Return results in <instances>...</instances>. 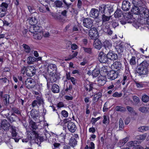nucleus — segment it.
Masks as SVG:
<instances>
[{"instance_id":"4","label":"nucleus","mask_w":149,"mask_h":149,"mask_svg":"<svg viewBox=\"0 0 149 149\" xmlns=\"http://www.w3.org/2000/svg\"><path fill=\"white\" fill-rule=\"evenodd\" d=\"M106 9H107L110 15L111 14V13L113 12L114 10L113 6L111 4H101L99 6L98 10L99 13L102 14L106 13L105 11Z\"/></svg>"},{"instance_id":"27","label":"nucleus","mask_w":149,"mask_h":149,"mask_svg":"<svg viewBox=\"0 0 149 149\" xmlns=\"http://www.w3.org/2000/svg\"><path fill=\"white\" fill-rule=\"evenodd\" d=\"M111 17L110 15L109 16L106 15L105 13L102 14L101 17L102 23H106L109 22L110 20Z\"/></svg>"},{"instance_id":"57","label":"nucleus","mask_w":149,"mask_h":149,"mask_svg":"<svg viewBox=\"0 0 149 149\" xmlns=\"http://www.w3.org/2000/svg\"><path fill=\"white\" fill-rule=\"evenodd\" d=\"M45 96L46 98H47L48 99L49 101L50 100L51 97L52 96L51 92L50 91L46 92L45 93Z\"/></svg>"},{"instance_id":"25","label":"nucleus","mask_w":149,"mask_h":149,"mask_svg":"<svg viewBox=\"0 0 149 149\" xmlns=\"http://www.w3.org/2000/svg\"><path fill=\"white\" fill-rule=\"evenodd\" d=\"M31 26L36 25L38 22V19L35 17H29L28 19Z\"/></svg>"},{"instance_id":"2","label":"nucleus","mask_w":149,"mask_h":149,"mask_svg":"<svg viewBox=\"0 0 149 149\" xmlns=\"http://www.w3.org/2000/svg\"><path fill=\"white\" fill-rule=\"evenodd\" d=\"M29 120V127L32 131L30 134L31 135H33L32 136L30 135V139H34L36 138V139L38 137V132L36 131V130L38 129V126L36 123L34 122L32 119H30Z\"/></svg>"},{"instance_id":"30","label":"nucleus","mask_w":149,"mask_h":149,"mask_svg":"<svg viewBox=\"0 0 149 149\" xmlns=\"http://www.w3.org/2000/svg\"><path fill=\"white\" fill-rule=\"evenodd\" d=\"M123 15L122 11L119 8H117L114 14V16L116 18H119L122 16H123Z\"/></svg>"},{"instance_id":"45","label":"nucleus","mask_w":149,"mask_h":149,"mask_svg":"<svg viewBox=\"0 0 149 149\" xmlns=\"http://www.w3.org/2000/svg\"><path fill=\"white\" fill-rule=\"evenodd\" d=\"M11 110L13 112V113H14V114L15 113L17 114L20 115V116H22L21 112L19 110L18 108L13 107L12 108Z\"/></svg>"},{"instance_id":"44","label":"nucleus","mask_w":149,"mask_h":149,"mask_svg":"<svg viewBox=\"0 0 149 149\" xmlns=\"http://www.w3.org/2000/svg\"><path fill=\"white\" fill-rule=\"evenodd\" d=\"M136 57L134 56H132L131 58L129 60V63L131 65H136Z\"/></svg>"},{"instance_id":"20","label":"nucleus","mask_w":149,"mask_h":149,"mask_svg":"<svg viewBox=\"0 0 149 149\" xmlns=\"http://www.w3.org/2000/svg\"><path fill=\"white\" fill-rule=\"evenodd\" d=\"M133 5L141 8L145 6V2L142 0H134L132 2Z\"/></svg>"},{"instance_id":"10","label":"nucleus","mask_w":149,"mask_h":149,"mask_svg":"<svg viewBox=\"0 0 149 149\" xmlns=\"http://www.w3.org/2000/svg\"><path fill=\"white\" fill-rule=\"evenodd\" d=\"M34 80V79L29 78L27 79L25 81V85L28 89L33 88L35 86Z\"/></svg>"},{"instance_id":"3","label":"nucleus","mask_w":149,"mask_h":149,"mask_svg":"<svg viewBox=\"0 0 149 149\" xmlns=\"http://www.w3.org/2000/svg\"><path fill=\"white\" fill-rule=\"evenodd\" d=\"M29 32L32 33H36L37 35V39H40L41 38V36L43 35V31L42 27L40 24L30 26L29 28Z\"/></svg>"},{"instance_id":"6","label":"nucleus","mask_w":149,"mask_h":149,"mask_svg":"<svg viewBox=\"0 0 149 149\" xmlns=\"http://www.w3.org/2000/svg\"><path fill=\"white\" fill-rule=\"evenodd\" d=\"M43 133L42 136H38V138H37L36 140V138H35V143L38 144V143L37 142V141H38L39 140L40 142H42L46 140L48 138L50 137L49 134L46 132V130H45V132H44Z\"/></svg>"},{"instance_id":"39","label":"nucleus","mask_w":149,"mask_h":149,"mask_svg":"<svg viewBox=\"0 0 149 149\" xmlns=\"http://www.w3.org/2000/svg\"><path fill=\"white\" fill-rule=\"evenodd\" d=\"M112 46V44L108 40H105L103 43V46L106 49H109Z\"/></svg>"},{"instance_id":"56","label":"nucleus","mask_w":149,"mask_h":149,"mask_svg":"<svg viewBox=\"0 0 149 149\" xmlns=\"http://www.w3.org/2000/svg\"><path fill=\"white\" fill-rule=\"evenodd\" d=\"M142 100L144 102H148L149 101V97L146 95H144L142 96Z\"/></svg>"},{"instance_id":"43","label":"nucleus","mask_w":149,"mask_h":149,"mask_svg":"<svg viewBox=\"0 0 149 149\" xmlns=\"http://www.w3.org/2000/svg\"><path fill=\"white\" fill-rule=\"evenodd\" d=\"M49 75H51V77L49 78V80L53 82H56L58 79L57 76L56 75V73Z\"/></svg>"},{"instance_id":"8","label":"nucleus","mask_w":149,"mask_h":149,"mask_svg":"<svg viewBox=\"0 0 149 149\" xmlns=\"http://www.w3.org/2000/svg\"><path fill=\"white\" fill-rule=\"evenodd\" d=\"M107 54L103 52H101L98 56V59L100 62L102 63H106L108 61Z\"/></svg>"},{"instance_id":"51","label":"nucleus","mask_w":149,"mask_h":149,"mask_svg":"<svg viewBox=\"0 0 149 149\" xmlns=\"http://www.w3.org/2000/svg\"><path fill=\"white\" fill-rule=\"evenodd\" d=\"M116 109L117 111H120L121 112H123L126 111V109L125 107L117 106L116 107Z\"/></svg>"},{"instance_id":"62","label":"nucleus","mask_w":149,"mask_h":149,"mask_svg":"<svg viewBox=\"0 0 149 149\" xmlns=\"http://www.w3.org/2000/svg\"><path fill=\"white\" fill-rule=\"evenodd\" d=\"M63 142H61L60 143L54 142L53 144V146L55 148H59L60 146L62 145Z\"/></svg>"},{"instance_id":"16","label":"nucleus","mask_w":149,"mask_h":149,"mask_svg":"<svg viewBox=\"0 0 149 149\" xmlns=\"http://www.w3.org/2000/svg\"><path fill=\"white\" fill-rule=\"evenodd\" d=\"M67 127L69 130L72 133L74 132L77 129L75 123L71 121L68 122Z\"/></svg>"},{"instance_id":"28","label":"nucleus","mask_w":149,"mask_h":149,"mask_svg":"<svg viewBox=\"0 0 149 149\" xmlns=\"http://www.w3.org/2000/svg\"><path fill=\"white\" fill-rule=\"evenodd\" d=\"M93 83L89 82L88 84H86L84 85V87L86 91L90 92L92 91L93 89Z\"/></svg>"},{"instance_id":"42","label":"nucleus","mask_w":149,"mask_h":149,"mask_svg":"<svg viewBox=\"0 0 149 149\" xmlns=\"http://www.w3.org/2000/svg\"><path fill=\"white\" fill-rule=\"evenodd\" d=\"M100 73V71L97 69H95L92 72V74L93 77H97Z\"/></svg>"},{"instance_id":"33","label":"nucleus","mask_w":149,"mask_h":149,"mask_svg":"<svg viewBox=\"0 0 149 149\" xmlns=\"http://www.w3.org/2000/svg\"><path fill=\"white\" fill-rule=\"evenodd\" d=\"M113 65L115 69L117 70V71L118 72L119 70L121 68L122 64L120 62L116 61L113 64Z\"/></svg>"},{"instance_id":"5","label":"nucleus","mask_w":149,"mask_h":149,"mask_svg":"<svg viewBox=\"0 0 149 149\" xmlns=\"http://www.w3.org/2000/svg\"><path fill=\"white\" fill-rule=\"evenodd\" d=\"M90 29L89 31V34L91 39H93L98 38V33L97 28L95 27H93Z\"/></svg>"},{"instance_id":"60","label":"nucleus","mask_w":149,"mask_h":149,"mask_svg":"<svg viewBox=\"0 0 149 149\" xmlns=\"http://www.w3.org/2000/svg\"><path fill=\"white\" fill-rule=\"evenodd\" d=\"M147 136L146 134H144L141 135L139 136H137V138L138 139L143 140L145 139Z\"/></svg>"},{"instance_id":"23","label":"nucleus","mask_w":149,"mask_h":149,"mask_svg":"<svg viewBox=\"0 0 149 149\" xmlns=\"http://www.w3.org/2000/svg\"><path fill=\"white\" fill-rule=\"evenodd\" d=\"M30 115L31 118L36 121L40 116L38 111H37L36 109H32L31 111Z\"/></svg>"},{"instance_id":"58","label":"nucleus","mask_w":149,"mask_h":149,"mask_svg":"<svg viewBox=\"0 0 149 149\" xmlns=\"http://www.w3.org/2000/svg\"><path fill=\"white\" fill-rule=\"evenodd\" d=\"M8 5L7 3L4 2L2 3L1 4V5L0 6V8H1L2 9L5 10L7 11V9L8 7Z\"/></svg>"},{"instance_id":"15","label":"nucleus","mask_w":149,"mask_h":149,"mask_svg":"<svg viewBox=\"0 0 149 149\" xmlns=\"http://www.w3.org/2000/svg\"><path fill=\"white\" fill-rule=\"evenodd\" d=\"M107 54L108 59H109L111 61H114L118 58L117 54L111 50H110Z\"/></svg>"},{"instance_id":"59","label":"nucleus","mask_w":149,"mask_h":149,"mask_svg":"<svg viewBox=\"0 0 149 149\" xmlns=\"http://www.w3.org/2000/svg\"><path fill=\"white\" fill-rule=\"evenodd\" d=\"M6 11L0 8V17H4L6 14Z\"/></svg>"},{"instance_id":"7","label":"nucleus","mask_w":149,"mask_h":149,"mask_svg":"<svg viewBox=\"0 0 149 149\" xmlns=\"http://www.w3.org/2000/svg\"><path fill=\"white\" fill-rule=\"evenodd\" d=\"M83 24L84 26L90 29L93 25V21L90 18H85L83 20Z\"/></svg>"},{"instance_id":"22","label":"nucleus","mask_w":149,"mask_h":149,"mask_svg":"<svg viewBox=\"0 0 149 149\" xmlns=\"http://www.w3.org/2000/svg\"><path fill=\"white\" fill-rule=\"evenodd\" d=\"M99 13L98 9L93 8L91 9L90 12V15L91 17L97 18L99 16Z\"/></svg>"},{"instance_id":"53","label":"nucleus","mask_w":149,"mask_h":149,"mask_svg":"<svg viewBox=\"0 0 149 149\" xmlns=\"http://www.w3.org/2000/svg\"><path fill=\"white\" fill-rule=\"evenodd\" d=\"M129 79V77L128 75H124L123 78L122 80V83L123 85H124L125 83V82H127V81Z\"/></svg>"},{"instance_id":"49","label":"nucleus","mask_w":149,"mask_h":149,"mask_svg":"<svg viewBox=\"0 0 149 149\" xmlns=\"http://www.w3.org/2000/svg\"><path fill=\"white\" fill-rule=\"evenodd\" d=\"M22 46L24 48L25 52L27 53H29L30 52L31 49L30 47L28 45L24 44L22 45Z\"/></svg>"},{"instance_id":"40","label":"nucleus","mask_w":149,"mask_h":149,"mask_svg":"<svg viewBox=\"0 0 149 149\" xmlns=\"http://www.w3.org/2000/svg\"><path fill=\"white\" fill-rule=\"evenodd\" d=\"M139 110L142 113H146L149 111V108L144 106L141 107L139 108Z\"/></svg>"},{"instance_id":"31","label":"nucleus","mask_w":149,"mask_h":149,"mask_svg":"<svg viewBox=\"0 0 149 149\" xmlns=\"http://www.w3.org/2000/svg\"><path fill=\"white\" fill-rule=\"evenodd\" d=\"M132 13L136 15H139L140 13L141 8L140 9L138 6H134L132 10Z\"/></svg>"},{"instance_id":"9","label":"nucleus","mask_w":149,"mask_h":149,"mask_svg":"<svg viewBox=\"0 0 149 149\" xmlns=\"http://www.w3.org/2000/svg\"><path fill=\"white\" fill-rule=\"evenodd\" d=\"M36 73V69L33 66H29L26 68V73L29 77H31L34 75Z\"/></svg>"},{"instance_id":"55","label":"nucleus","mask_w":149,"mask_h":149,"mask_svg":"<svg viewBox=\"0 0 149 149\" xmlns=\"http://www.w3.org/2000/svg\"><path fill=\"white\" fill-rule=\"evenodd\" d=\"M84 52L88 54H91L92 53V48H91L83 47Z\"/></svg>"},{"instance_id":"24","label":"nucleus","mask_w":149,"mask_h":149,"mask_svg":"<svg viewBox=\"0 0 149 149\" xmlns=\"http://www.w3.org/2000/svg\"><path fill=\"white\" fill-rule=\"evenodd\" d=\"M123 43L121 42L116 46L115 49L118 54L122 53L124 50V45Z\"/></svg>"},{"instance_id":"37","label":"nucleus","mask_w":149,"mask_h":149,"mask_svg":"<svg viewBox=\"0 0 149 149\" xmlns=\"http://www.w3.org/2000/svg\"><path fill=\"white\" fill-rule=\"evenodd\" d=\"M102 93L101 92H98L94 95L93 98V102L97 100V101L102 97Z\"/></svg>"},{"instance_id":"13","label":"nucleus","mask_w":149,"mask_h":149,"mask_svg":"<svg viewBox=\"0 0 149 149\" xmlns=\"http://www.w3.org/2000/svg\"><path fill=\"white\" fill-rule=\"evenodd\" d=\"M57 69V67L55 65L50 64L48 65L47 70L49 74H52L56 73Z\"/></svg>"},{"instance_id":"18","label":"nucleus","mask_w":149,"mask_h":149,"mask_svg":"<svg viewBox=\"0 0 149 149\" xmlns=\"http://www.w3.org/2000/svg\"><path fill=\"white\" fill-rule=\"evenodd\" d=\"M2 127L4 131H7L10 127V125L6 120L4 119L1 122Z\"/></svg>"},{"instance_id":"36","label":"nucleus","mask_w":149,"mask_h":149,"mask_svg":"<svg viewBox=\"0 0 149 149\" xmlns=\"http://www.w3.org/2000/svg\"><path fill=\"white\" fill-rule=\"evenodd\" d=\"M36 58L33 56H29L27 58V63L29 64H33V62L36 61Z\"/></svg>"},{"instance_id":"11","label":"nucleus","mask_w":149,"mask_h":149,"mask_svg":"<svg viewBox=\"0 0 149 149\" xmlns=\"http://www.w3.org/2000/svg\"><path fill=\"white\" fill-rule=\"evenodd\" d=\"M107 75L108 79L111 80H113L118 77V72L117 71L111 70L108 73Z\"/></svg>"},{"instance_id":"48","label":"nucleus","mask_w":149,"mask_h":149,"mask_svg":"<svg viewBox=\"0 0 149 149\" xmlns=\"http://www.w3.org/2000/svg\"><path fill=\"white\" fill-rule=\"evenodd\" d=\"M104 32L109 35L111 36L113 33V31L108 26L105 27L104 29Z\"/></svg>"},{"instance_id":"61","label":"nucleus","mask_w":149,"mask_h":149,"mask_svg":"<svg viewBox=\"0 0 149 149\" xmlns=\"http://www.w3.org/2000/svg\"><path fill=\"white\" fill-rule=\"evenodd\" d=\"M94 148L95 145L93 142H91V143L90 146L89 147L87 145L85 148V149H94Z\"/></svg>"},{"instance_id":"1","label":"nucleus","mask_w":149,"mask_h":149,"mask_svg":"<svg viewBox=\"0 0 149 149\" xmlns=\"http://www.w3.org/2000/svg\"><path fill=\"white\" fill-rule=\"evenodd\" d=\"M149 64L146 61H143L137 66L136 71L139 76L143 77L147 74L148 72V68Z\"/></svg>"},{"instance_id":"38","label":"nucleus","mask_w":149,"mask_h":149,"mask_svg":"<svg viewBox=\"0 0 149 149\" xmlns=\"http://www.w3.org/2000/svg\"><path fill=\"white\" fill-rule=\"evenodd\" d=\"M132 15L130 13H128L124 14L123 17L126 21H127L129 19H131L132 17Z\"/></svg>"},{"instance_id":"32","label":"nucleus","mask_w":149,"mask_h":149,"mask_svg":"<svg viewBox=\"0 0 149 149\" xmlns=\"http://www.w3.org/2000/svg\"><path fill=\"white\" fill-rule=\"evenodd\" d=\"M3 97V100L2 102H3V105H4V106L5 107L8 106L9 103V96L8 95H6Z\"/></svg>"},{"instance_id":"47","label":"nucleus","mask_w":149,"mask_h":149,"mask_svg":"<svg viewBox=\"0 0 149 149\" xmlns=\"http://www.w3.org/2000/svg\"><path fill=\"white\" fill-rule=\"evenodd\" d=\"M149 130L148 126H143L139 127L138 129V131L141 132H144L145 131H146Z\"/></svg>"},{"instance_id":"52","label":"nucleus","mask_w":149,"mask_h":149,"mask_svg":"<svg viewBox=\"0 0 149 149\" xmlns=\"http://www.w3.org/2000/svg\"><path fill=\"white\" fill-rule=\"evenodd\" d=\"M30 135H31V136H32V135H33L32 134V135H31V134H28V136H27V138L25 139H22V141L23 142H27L29 140H30L31 141L30 142V144L31 145V141L32 140H34V141H35V139H30Z\"/></svg>"},{"instance_id":"29","label":"nucleus","mask_w":149,"mask_h":149,"mask_svg":"<svg viewBox=\"0 0 149 149\" xmlns=\"http://www.w3.org/2000/svg\"><path fill=\"white\" fill-rule=\"evenodd\" d=\"M51 90L53 93H58L60 91V88L57 84H54L52 86Z\"/></svg>"},{"instance_id":"34","label":"nucleus","mask_w":149,"mask_h":149,"mask_svg":"<svg viewBox=\"0 0 149 149\" xmlns=\"http://www.w3.org/2000/svg\"><path fill=\"white\" fill-rule=\"evenodd\" d=\"M10 112L9 110H3L1 112V115L5 118L7 119L10 115Z\"/></svg>"},{"instance_id":"63","label":"nucleus","mask_w":149,"mask_h":149,"mask_svg":"<svg viewBox=\"0 0 149 149\" xmlns=\"http://www.w3.org/2000/svg\"><path fill=\"white\" fill-rule=\"evenodd\" d=\"M135 83L136 85V86H137V88H140L143 87V86L144 85L143 84L142 82L135 81Z\"/></svg>"},{"instance_id":"19","label":"nucleus","mask_w":149,"mask_h":149,"mask_svg":"<svg viewBox=\"0 0 149 149\" xmlns=\"http://www.w3.org/2000/svg\"><path fill=\"white\" fill-rule=\"evenodd\" d=\"M93 40H94L93 45L95 48L98 50L100 49L103 46L100 40L98 38Z\"/></svg>"},{"instance_id":"50","label":"nucleus","mask_w":149,"mask_h":149,"mask_svg":"<svg viewBox=\"0 0 149 149\" xmlns=\"http://www.w3.org/2000/svg\"><path fill=\"white\" fill-rule=\"evenodd\" d=\"M137 142V141H130L127 143V146L130 147L135 146H136Z\"/></svg>"},{"instance_id":"12","label":"nucleus","mask_w":149,"mask_h":149,"mask_svg":"<svg viewBox=\"0 0 149 149\" xmlns=\"http://www.w3.org/2000/svg\"><path fill=\"white\" fill-rule=\"evenodd\" d=\"M140 16L144 18H147L149 17V10L148 9L145 7H141V8Z\"/></svg>"},{"instance_id":"64","label":"nucleus","mask_w":149,"mask_h":149,"mask_svg":"<svg viewBox=\"0 0 149 149\" xmlns=\"http://www.w3.org/2000/svg\"><path fill=\"white\" fill-rule=\"evenodd\" d=\"M122 95L121 93H119L117 92H116L113 94L112 96L114 97H121Z\"/></svg>"},{"instance_id":"14","label":"nucleus","mask_w":149,"mask_h":149,"mask_svg":"<svg viewBox=\"0 0 149 149\" xmlns=\"http://www.w3.org/2000/svg\"><path fill=\"white\" fill-rule=\"evenodd\" d=\"M11 138L14 139L15 142H18L19 139V137L17 136V133L16 132V130L15 127L11 126Z\"/></svg>"},{"instance_id":"54","label":"nucleus","mask_w":149,"mask_h":149,"mask_svg":"<svg viewBox=\"0 0 149 149\" xmlns=\"http://www.w3.org/2000/svg\"><path fill=\"white\" fill-rule=\"evenodd\" d=\"M63 2L64 4H63V7H64L65 8L68 9L71 5V3H67L65 0H63Z\"/></svg>"},{"instance_id":"35","label":"nucleus","mask_w":149,"mask_h":149,"mask_svg":"<svg viewBox=\"0 0 149 149\" xmlns=\"http://www.w3.org/2000/svg\"><path fill=\"white\" fill-rule=\"evenodd\" d=\"M69 144L71 146L74 147V146L77 144L76 140L74 138L72 137L70 140Z\"/></svg>"},{"instance_id":"21","label":"nucleus","mask_w":149,"mask_h":149,"mask_svg":"<svg viewBox=\"0 0 149 149\" xmlns=\"http://www.w3.org/2000/svg\"><path fill=\"white\" fill-rule=\"evenodd\" d=\"M107 79L105 76H99L97 79L98 84L99 86H103L106 83Z\"/></svg>"},{"instance_id":"26","label":"nucleus","mask_w":149,"mask_h":149,"mask_svg":"<svg viewBox=\"0 0 149 149\" xmlns=\"http://www.w3.org/2000/svg\"><path fill=\"white\" fill-rule=\"evenodd\" d=\"M18 118V117L17 115L14 113H12L8 118L7 119L11 123L14 122H16Z\"/></svg>"},{"instance_id":"46","label":"nucleus","mask_w":149,"mask_h":149,"mask_svg":"<svg viewBox=\"0 0 149 149\" xmlns=\"http://www.w3.org/2000/svg\"><path fill=\"white\" fill-rule=\"evenodd\" d=\"M36 100L38 103V104L40 106L41 104H42L43 107V104L44 103L43 98L40 97H37L36 98Z\"/></svg>"},{"instance_id":"41","label":"nucleus","mask_w":149,"mask_h":149,"mask_svg":"<svg viewBox=\"0 0 149 149\" xmlns=\"http://www.w3.org/2000/svg\"><path fill=\"white\" fill-rule=\"evenodd\" d=\"M55 6L58 8H61L63 7V3L62 1L59 0L56 1L54 3Z\"/></svg>"},{"instance_id":"17","label":"nucleus","mask_w":149,"mask_h":149,"mask_svg":"<svg viewBox=\"0 0 149 149\" xmlns=\"http://www.w3.org/2000/svg\"><path fill=\"white\" fill-rule=\"evenodd\" d=\"M132 4L127 1L124 0L123 1L122 9L124 11H128L131 8Z\"/></svg>"}]
</instances>
